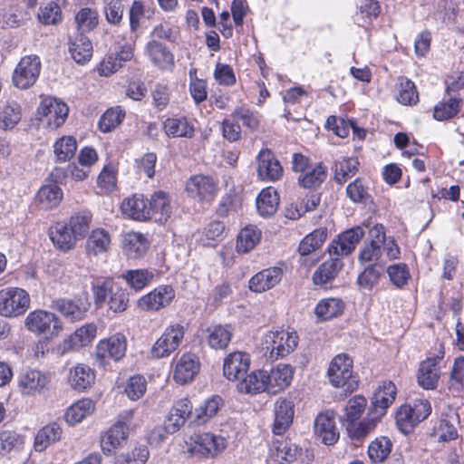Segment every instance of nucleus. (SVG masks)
Masks as SVG:
<instances>
[{"label": "nucleus", "instance_id": "nucleus-1", "mask_svg": "<svg viewBox=\"0 0 464 464\" xmlns=\"http://www.w3.org/2000/svg\"><path fill=\"white\" fill-rule=\"evenodd\" d=\"M298 336L295 332L285 330L266 333L261 342L266 354L269 353L271 360H278L291 353L297 346Z\"/></svg>", "mask_w": 464, "mask_h": 464}, {"label": "nucleus", "instance_id": "nucleus-2", "mask_svg": "<svg viewBox=\"0 0 464 464\" xmlns=\"http://www.w3.org/2000/svg\"><path fill=\"white\" fill-rule=\"evenodd\" d=\"M431 412V406L426 399H417L411 403L401 405L396 412V424L404 433H410L413 428L428 418Z\"/></svg>", "mask_w": 464, "mask_h": 464}, {"label": "nucleus", "instance_id": "nucleus-3", "mask_svg": "<svg viewBox=\"0 0 464 464\" xmlns=\"http://www.w3.org/2000/svg\"><path fill=\"white\" fill-rule=\"evenodd\" d=\"M329 382L334 387H342L345 392H353L357 381L353 375V360L346 353L337 354L328 368Z\"/></svg>", "mask_w": 464, "mask_h": 464}, {"label": "nucleus", "instance_id": "nucleus-4", "mask_svg": "<svg viewBox=\"0 0 464 464\" xmlns=\"http://www.w3.org/2000/svg\"><path fill=\"white\" fill-rule=\"evenodd\" d=\"M30 295L23 288L6 287L0 290V315L17 317L30 306Z\"/></svg>", "mask_w": 464, "mask_h": 464}, {"label": "nucleus", "instance_id": "nucleus-5", "mask_svg": "<svg viewBox=\"0 0 464 464\" xmlns=\"http://www.w3.org/2000/svg\"><path fill=\"white\" fill-rule=\"evenodd\" d=\"M25 328L35 334L57 336L63 329L60 319L52 312L38 309L30 312L24 320Z\"/></svg>", "mask_w": 464, "mask_h": 464}, {"label": "nucleus", "instance_id": "nucleus-6", "mask_svg": "<svg viewBox=\"0 0 464 464\" xmlns=\"http://www.w3.org/2000/svg\"><path fill=\"white\" fill-rule=\"evenodd\" d=\"M188 451L202 457H215L226 448V440L210 432H195L188 441Z\"/></svg>", "mask_w": 464, "mask_h": 464}, {"label": "nucleus", "instance_id": "nucleus-7", "mask_svg": "<svg viewBox=\"0 0 464 464\" xmlns=\"http://www.w3.org/2000/svg\"><path fill=\"white\" fill-rule=\"evenodd\" d=\"M185 327L180 324H172L166 327L161 336L151 348L155 358H165L174 353L184 339Z\"/></svg>", "mask_w": 464, "mask_h": 464}, {"label": "nucleus", "instance_id": "nucleus-8", "mask_svg": "<svg viewBox=\"0 0 464 464\" xmlns=\"http://www.w3.org/2000/svg\"><path fill=\"white\" fill-rule=\"evenodd\" d=\"M40 71L41 62L38 56L27 55L23 57L13 72L14 85L19 89L30 88L38 79Z\"/></svg>", "mask_w": 464, "mask_h": 464}, {"label": "nucleus", "instance_id": "nucleus-9", "mask_svg": "<svg viewBox=\"0 0 464 464\" xmlns=\"http://www.w3.org/2000/svg\"><path fill=\"white\" fill-rule=\"evenodd\" d=\"M37 111L41 121H44L51 128L56 129L65 122L69 108L62 101L53 97H46L42 100Z\"/></svg>", "mask_w": 464, "mask_h": 464}, {"label": "nucleus", "instance_id": "nucleus-10", "mask_svg": "<svg viewBox=\"0 0 464 464\" xmlns=\"http://www.w3.org/2000/svg\"><path fill=\"white\" fill-rule=\"evenodd\" d=\"M365 232L362 226H356L341 233L328 246L330 256L336 255L343 258L352 254Z\"/></svg>", "mask_w": 464, "mask_h": 464}, {"label": "nucleus", "instance_id": "nucleus-11", "mask_svg": "<svg viewBox=\"0 0 464 464\" xmlns=\"http://www.w3.org/2000/svg\"><path fill=\"white\" fill-rule=\"evenodd\" d=\"M175 297L170 285H160L138 300V307L142 311H159L168 306Z\"/></svg>", "mask_w": 464, "mask_h": 464}, {"label": "nucleus", "instance_id": "nucleus-12", "mask_svg": "<svg viewBox=\"0 0 464 464\" xmlns=\"http://www.w3.org/2000/svg\"><path fill=\"white\" fill-rule=\"evenodd\" d=\"M188 193L199 201H211L218 190V182L210 176L195 175L186 183Z\"/></svg>", "mask_w": 464, "mask_h": 464}, {"label": "nucleus", "instance_id": "nucleus-13", "mask_svg": "<svg viewBox=\"0 0 464 464\" xmlns=\"http://www.w3.org/2000/svg\"><path fill=\"white\" fill-rule=\"evenodd\" d=\"M257 175L266 182H275L283 176V168L274 153L268 150H262L257 157Z\"/></svg>", "mask_w": 464, "mask_h": 464}, {"label": "nucleus", "instance_id": "nucleus-14", "mask_svg": "<svg viewBox=\"0 0 464 464\" xmlns=\"http://www.w3.org/2000/svg\"><path fill=\"white\" fill-rule=\"evenodd\" d=\"M96 332L97 327L94 324L81 326L57 346V352L63 355L88 345L95 338Z\"/></svg>", "mask_w": 464, "mask_h": 464}, {"label": "nucleus", "instance_id": "nucleus-15", "mask_svg": "<svg viewBox=\"0 0 464 464\" xmlns=\"http://www.w3.org/2000/svg\"><path fill=\"white\" fill-rule=\"evenodd\" d=\"M396 394L395 384L391 381L383 382L373 393L369 411L382 419L385 415L386 410L395 401Z\"/></svg>", "mask_w": 464, "mask_h": 464}, {"label": "nucleus", "instance_id": "nucleus-16", "mask_svg": "<svg viewBox=\"0 0 464 464\" xmlns=\"http://www.w3.org/2000/svg\"><path fill=\"white\" fill-rule=\"evenodd\" d=\"M250 356L246 353L234 352L224 360V376L229 381L239 380L249 369Z\"/></svg>", "mask_w": 464, "mask_h": 464}, {"label": "nucleus", "instance_id": "nucleus-17", "mask_svg": "<svg viewBox=\"0 0 464 464\" xmlns=\"http://www.w3.org/2000/svg\"><path fill=\"white\" fill-rule=\"evenodd\" d=\"M343 267V258L336 255L330 256L322 263L313 275V282L316 285L327 286L336 278Z\"/></svg>", "mask_w": 464, "mask_h": 464}, {"label": "nucleus", "instance_id": "nucleus-18", "mask_svg": "<svg viewBox=\"0 0 464 464\" xmlns=\"http://www.w3.org/2000/svg\"><path fill=\"white\" fill-rule=\"evenodd\" d=\"M266 392L276 394L285 390L293 378V369L287 364H279L269 372L265 371Z\"/></svg>", "mask_w": 464, "mask_h": 464}, {"label": "nucleus", "instance_id": "nucleus-19", "mask_svg": "<svg viewBox=\"0 0 464 464\" xmlns=\"http://www.w3.org/2000/svg\"><path fill=\"white\" fill-rule=\"evenodd\" d=\"M50 382L47 374L38 370H29L22 373L18 380V388L24 395L40 393Z\"/></svg>", "mask_w": 464, "mask_h": 464}, {"label": "nucleus", "instance_id": "nucleus-20", "mask_svg": "<svg viewBox=\"0 0 464 464\" xmlns=\"http://www.w3.org/2000/svg\"><path fill=\"white\" fill-rule=\"evenodd\" d=\"M282 268L273 266L263 269L249 280V289L256 293H263L275 287L282 279Z\"/></svg>", "mask_w": 464, "mask_h": 464}, {"label": "nucleus", "instance_id": "nucleus-21", "mask_svg": "<svg viewBox=\"0 0 464 464\" xmlns=\"http://www.w3.org/2000/svg\"><path fill=\"white\" fill-rule=\"evenodd\" d=\"M439 358H428L420 362L418 373V384L424 390H435L440 377Z\"/></svg>", "mask_w": 464, "mask_h": 464}, {"label": "nucleus", "instance_id": "nucleus-22", "mask_svg": "<svg viewBox=\"0 0 464 464\" xmlns=\"http://www.w3.org/2000/svg\"><path fill=\"white\" fill-rule=\"evenodd\" d=\"M314 434L326 445L334 444L339 439L332 412L326 411L317 415L314 420Z\"/></svg>", "mask_w": 464, "mask_h": 464}, {"label": "nucleus", "instance_id": "nucleus-23", "mask_svg": "<svg viewBox=\"0 0 464 464\" xmlns=\"http://www.w3.org/2000/svg\"><path fill=\"white\" fill-rule=\"evenodd\" d=\"M199 361L196 354L184 353L177 362L173 378L180 384L191 382L199 371Z\"/></svg>", "mask_w": 464, "mask_h": 464}, {"label": "nucleus", "instance_id": "nucleus-24", "mask_svg": "<svg viewBox=\"0 0 464 464\" xmlns=\"http://www.w3.org/2000/svg\"><path fill=\"white\" fill-rule=\"evenodd\" d=\"M127 348L126 337L122 334H116L108 339L102 340L97 345V355L102 358H111L114 361L121 359Z\"/></svg>", "mask_w": 464, "mask_h": 464}, {"label": "nucleus", "instance_id": "nucleus-25", "mask_svg": "<svg viewBox=\"0 0 464 464\" xmlns=\"http://www.w3.org/2000/svg\"><path fill=\"white\" fill-rule=\"evenodd\" d=\"M275 421L273 432L276 435L283 434L290 426L294 418V403L285 398L276 400L274 407Z\"/></svg>", "mask_w": 464, "mask_h": 464}, {"label": "nucleus", "instance_id": "nucleus-26", "mask_svg": "<svg viewBox=\"0 0 464 464\" xmlns=\"http://www.w3.org/2000/svg\"><path fill=\"white\" fill-rule=\"evenodd\" d=\"M149 219L158 223L166 222L171 215V207L168 194L157 191L148 199Z\"/></svg>", "mask_w": 464, "mask_h": 464}, {"label": "nucleus", "instance_id": "nucleus-27", "mask_svg": "<svg viewBox=\"0 0 464 464\" xmlns=\"http://www.w3.org/2000/svg\"><path fill=\"white\" fill-rule=\"evenodd\" d=\"M122 252L129 259L141 258L149 249L146 237L138 232H128L122 237Z\"/></svg>", "mask_w": 464, "mask_h": 464}, {"label": "nucleus", "instance_id": "nucleus-28", "mask_svg": "<svg viewBox=\"0 0 464 464\" xmlns=\"http://www.w3.org/2000/svg\"><path fill=\"white\" fill-rule=\"evenodd\" d=\"M100 15L96 9L82 7L77 11L73 17V25L76 35L87 36L86 34L97 28Z\"/></svg>", "mask_w": 464, "mask_h": 464}, {"label": "nucleus", "instance_id": "nucleus-29", "mask_svg": "<svg viewBox=\"0 0 464 464\" xmlns=\"http://www.w3.org/2000/svg\"><path fill=\"white\" fill-rule=\"evenodd\" d=\"M121 209L125 216L132 219L139 221L149 219L148 198H145L142 194H135L125 198Z\"/></svg>", "mask_w": 464, "mask_h": 464}, {"label": "nucleus", "instance_id": "nucleus-30", "mask_svg": "<svg viewBox=\"0 0 464 464\" xmlns=\"http://www.w3.org/2000/svg\"><path fill=\"white\" fill-rule=\"evenodd\" d=\"M49 237L54 246L63 252L72 249L78 241L67 224L64 223H57L50 227Z\"/></svg>", "mask_w": 464, "mask_h": 464}, {"label": "nucleus", "instance_id": "nucleus-31", "mask_svg": "<svg viewBox=\"0 0 464 464\" xmlns=\"http://www.w3.org/2000/svg\"><path fill=\"white\" fill-rule=\"evenodd\" d=\"M146 53L154 65L160 69H170L174 65V56L161 43L150 41Z\"/></svg>", "mask_w": 464, "mask_h": 464}, {"label": "nucleus", "instance_id": "nucleus-32", "mask_svg": "<svg viewBox=\"0 0 464 464\" xmlns=\"http://www.w3.org/2000/svg\"><path fill=\"white\" fill-rule=\"evenodd\" d=\"M111 241V235L107 230L93 229L87 237L85 250L89 256L104 254L110 249Z\"/></svg>", "mask_w": 464, "mask_h": 464}, {"label": "nucleus", "instance_id": "nucleus-33", "mask_svg": "<svg viewBox=\"0 0 464 464\" xmlns=\"http://www.w3.org/2000/svg\"><path fill=\"white\" fill-rule=\"evenodd\" d=\"M52 308L60 312L71 322L83 319L87 312V307L81 301L68 299H57L53 301Z\"/></svg>", "mask_w": 464, "mask_h": 464}, {"label": "nucleus", "instance_id": "nucleus-34", "mask_svg": "<svg viewBox=\"0 0 464 464\" xmlns=\"http://www.w3.org/2000/svg\"><path fill=\"white\" fill-rule=\"evenodd\" d=\"M127 438L125 422L118 421L101 438L102 450L105 454H111L114 449Z\"/></svg>", "mask_w": 464, "mask_h": 464}, {"label": "nucleus", "instance_id": "nucleus-35", "mask_svg": "<svg viewBox=\"0 0 464 464\" xmlns=\"http://www.w3.org/2000/svg\"><path fill=\"white\" fill-rule=\"evenodd\" d=\"M63 190L56 183L44 185L38 190L36 200L43 209H51L57 207L63 199Z\"/></svg>", "mask_w": 464, "mask_h": 464}, {"label": "nucleus", "instance_id": "nucleus-36", "mask_svg": "<svg viewBox=\"0 0 464 464\" xmlns=\"http://www.w3.org/2000/svg\"><path fill=\"white\" fill-rule=\"evenodd\" d=\"M164 130L169 137L192 138L195 129L193 124L185 117L168 118L164 123Z\"/></svg>", "mask_w": 464, "mask_h": 464}, {"label": "nucleus", "instance_id": "nucleus-37", "mask_svg": "<svg viewBox=\"0 0 464 464\" xmlns=\"http://www.w3.org/2000/svg\"><path fill=\"white\" fill-rule=\"evenodd\" d=\"M381 418L368 411L366 418L359 423L355 421L348 423L346 430L349 437L355 441H362L368 436L376 427Z\"/></svg>", "mask_w": 464, "mask_h": 464}, {"label": "nucleus", "instance_id": "nucleus-38", "mask_svg": "<svg viewBox=\"0 0 464 464\" xmlns=\"http://www.w3.org/2000/svg\"><path fill=\"white\" fill-rule=\"evenodd\" d=\"M95 379L93 371L87 365L78 364L70 371L69 382L79 392L91 387Z\"/></svg>", "mask_w": 464, "mask_h": 464}, {"label": "nucleus", "instance_id": "nucleus-39", "mask_svg": "<svg viewBox=\"0 0 464 464\" xmlns=\"http://www.w3.org/2000/svg\"><path fill=\"white\" fill-rule=\"evenodd\" d=\"M95 411V403L91 399H82L71 405L65 414L66 422L71 425L81 422L87 416L92 415Z\"/></svg>", "mask_w": 464, "mask_h": 464}, {"label": "nucleus", "instance_id": "nucleus-40", "mask_svg": "<svg viewBox=\"0 0 464 464\" xmlns=\"http://www.w3.org/2000/svg\"><path fill=\"white\" fill-rule=\"evenodd\" d=\"M208 344L215 350L226 349L231 341L233 329L230 325H215L208 330Z\"/></svg>", "mask_w": 464, "mask_h": 464}, {"label": "nucleus", "instance_id": "nucleus-41", "mask_svg": "<svg viewBox=\"0 0 464 464\" xmlns=\"http://www.w3.org/2000/svg\"><path fill=\"white\" fill-rule=\"evenodd\" d=\"M155 272L150 269H130L125 271L121 277L135 291H140L153 281Z\"/></svg>", "mask_w": 464, "mask_h": 464}, {"label": "nucleus", "instance_id": "nucleus-42", "mask_svg": "<svg viewBox=\"0 0 464 464\" xmlns=\"http://www.w3.org/2000/svg\"><path fill=\"white\" fill-rule=\"evenodd\" d=\"M265 371L253 372L237 383L241 393H259L266 391Z\"/></svg>", "mask_w": 464, "mask_h": 464}, {"label": "nucleus", "instance_id": "nucleus-43", "mask_svg": "<svg viewBox=\"0 0 464 464\" xmlns=\"http://www.w3.org/2000/svg\"><path fill=\"white\" fill-rule=\"evenodd\" d=\"M62 434L60 426L53 422L41 429L34 439V449L36 451H43L52 443L59 440Z\"/></svg>", "mask_w": 464, "mask_h": 464}, {"label": "nucleus", "instance_id": "nucleus-44", "mask_svg": "<svg viewBox=\"0 0 464 464\" xmlns=\"http://www.w3.org/2000/svg\"><path fill=\"white\" fill-rule=\"evenodd\" d=\"M261 231L255 226H246L238 234L237 251L241 254L251 251L260 241Z\"/></svg>", "mask_w": 464, "mask_h": 464}, {"label": "nucleus", "instance_id": "nucleus-45", "mask_svg": "<svg viewBox=\"0 0 464 464\" xmlns=\"http://www.w3.org/2000/svg\"><path fill=\"white\" fill-rule=\"evenodd\" d=\"M92 220V215L88 210H81L72 214L67 226L77 237L81 240L87 235Z\"/></svg>", "mask_w": 464, "mask_h": 464}, {"label": "nucleus", "instance_id": "nucleus-46", "mask_svg": "<svg viewBox=\"0 0 464 464\" xmlns=\"http://www.w3.org/2000/svg\"><path fill=\"white\" fill-rule=\"evenodd\" d=\"M126 0H104L102 14L106 22L114 27H119L123 22Z\"/></svg>", "mask_w": 464, "mask_h": 464}, {"label": "nucleus", "instance_id": "nucleus-47", "mask_svg": "<svg viewBox=\"0 0 464 464\" xmlns=\"http://www.w3.org/2000/svg\"><path fill=\"white\" fill-rule=\"evenodd\" d=\"M279 198L272 188L263 189L256 198V208L262 217L272 216L277 209Z\"/></svg>", "mask_w": 464, "mask_h": 464}, {"label": "nucleus", "instance_id": "nucleus-48", "mask_svg": "<svg viewBox=\"0 0 464 464\" xmlns=\"http://www.w3.org/2000/svg\"><path fill=\"white\" fill-rule=\"evenodd\" d=\"M70 53L77 63H84L92 55V44L88 36L75 35L70 44Z\"/></svg>", "mask_w": 464, "mask_h": 464}, {"label": "nucleus", "instance_id": "nucleus-49", "mask_svg": "<svg viewBox=\"0 0 464 464\" xmlns=\"http://www.w3.org/2000/svg\"><path fill=\"white\" fill-rule=\"evenodd\" d=\"M344 309V304L338 298H328L319 302L315 307V314L323 319L329 320L340 315Z\"/></svg>", "mask_w": 464, "mask_h": 464}, {"label": "nucleus", "instance_id": "nucleus-50", "mask_svg": "<svg viewBox=\"0 0 464 464\" xmlns=\"http://www.w3.org/2000/svg\"><path fill=\"white\" fill-rule=\"evenodd\" d=\"M359 162L355 158H343L334 164V180L343 184L348 179L355 175Z\"/></svg>", "mask_w": 464, "mask_h": 464}, {"label": "nucleus", "instance_id": "nucleus-51", "mask_svg": "<svg viewBox=\"0 0 464 464\" xmlns=\"http://www.w3.org/2000/svg\"><path fill=\"white\" fill-rule=\"evenodd\" d=\"M382 273L383 269L382 266L371 264L359 274L357 284L362 289L372 290L378 285Z\"/></svg>", "mask_w": 464, "mask_h": 464}, {"label": "nucleus", "instance_id": "nucleus-52", "mask_svg": "<svg viewBox=\"0 0 464 464\" xmlns=\"http://www.w3.org/2000/svg\"><path fill=\"white\" fill-rule=\"evenodd\" d=\"M327 232L325 229H315L306 237L299 244L298 252L301 256H307L313 251L318 249L325 241Z\"/></svg>", "mask_w": 464, "mask_h": 464}, {"label": "nucleus", "instance_id": "nucleus-53", "mask_svg": "<svg viewBox=\"0 0 464 464\" xmlns=\"http://www.w3.org/2000/svg\"><path fill=\"white\" fill-rule=\"evenodd\" d=\"M77 150L76 140L72 136H63L53 145V152L58 161L70 160Z\"/></svg>", "mask_w": 464, "mask_h": 464}, {"label": "nucleus", "instance_id": "nucleus-54", "mask_svg": "<svg viewBox=\"0 0 464 464\" xmlns=\"http://www.w3.org/2000/svg\"><path fill=\"white\" fill-rule=\"evenodd\" d=\"M392 443L387 437L376 438L368 447V455L374 462H382L391 453Z\"/></svg>", "mask_w": 464, "mask_h": 464}, {"label": "nucleus", "instance_id": "nucleus-55", "mask_svg": "<svg viewBox=\"0 0 464 464\" xmlns=\"http://www.w3.org/2000/svg\"><path fill=\"white\" fill-rule=\"evenodd\" d=\"M37 17L44 25H56L63 20V12L57 3L51 1L39 8Z\"/></svg>", "mask_w": 464, "mask_h": 464}, {"label": "nucleus", "instance_id": "nucleus-56", "mask_svg": "<svg viewBox=\"0 0 464 464\" xmlns=\"http://www.w3.org/2000/svg\"><path fill=\"white\" fill-rule=\"evenodd\" d=\"M461 99L450 98L447 102H439L434 107L433 117L437 121H448L455 117L460 110Z\"/></svg>", "mask_w": 464, "mask_h": 464}, {"label": "nucleus", "instance_id": "nucleus-57", "mask_svg": "<svg viewBox=\"0 0 464 464\" xmlns=\"http://www.w3.org/2000/svg\"><path fill=\"white\" fill-rule=\"evenodd\" d=\"M223 406V400L218 395H213L196 410V420L198 423H204L215 416Z\"/></svg>", "mask_w": 464, "mask_h": 464}, {"label": "nucleus", "instance_id": "nucleus-58", "mask_svg": "<svg viewBox=\"0 0 464 464\" xmlns=\"http://www.w3.org/2000/svg\"><path fill=\"white\" fill-rule=\"evenodd\" d=\"M109 310L121 314L127 310L129 306V293L119 285H116L107 300Z\"/></svg>", "mask_w": 464, "mask_h": 464}, {"label": "nucleus", "instance_id": "nucleus-59", "mask_svg": "<svg viewBox=\"0 0 464 464\" xmlns=\"http://www.w3.org/2000/svg\"><path fill=\"white\" fill-rule=\"evenodd\" d=\"M325 179L326 168L322 163H319L311 170L300 175L298 182L305 188H312L320 186Z\"/></svg>", "mask_w": 464, "mask_h": 464}, {"label": "nucleus", "instance_id": "nucleus-60", "mask_svg": "<svg viewBox=\"0 0 464 464\" xmlns=\"http://www.w3.org/2000/svg\"><path fill=\"white\" fill-rule=\"evenodd\" d=\"M125 112L121 107L108 109L99 121V128L102 132H109L116 128L124 119Z\"/></svg>", "mask_w": 464, "mask_h": 464}, {"label": "nucleus", "instance_id": "nucleus-61", "mask_svg": "<svg viewBox=\"0 0 464 464\" xmlns=\"http://www.w3.org/2000/svg\"><path fill=\"white\" fill-rule=\"evenodd\" d=\"M21 119L20 107L16 102L7 103L0 112V128L13 129Z\"/></svg>", "mask_w": 464, "mask_h": 464}, {"label": "nucleus", "instance_id": "nucleus-62", "mask_svg": "<svg viewBox=\"0 0 464 464\" xmlns=\"http://www.w3.org/2000/svg\"><path fill=\"white\" fill-rule=\"evenodd\" d=\"M117 284L111 278L98 279L92 284V290L96 304L107 302V297L114 289Z\"/></svg>", "mask_w": 464, "mask_h": 464}, {"label": "nucleus", "instance_id": "nucleus-63", "mask_svg": "<svg viewBox=\"0 0 464 464\" xmlns=\"http://www.w3.org/2000/svg\"><path fill=\"white\" fill-rule=\"evenodd\" d=\"M397 100L404 105H412L419 101L418 92L413 82L405 79L400 82Z\"/></svg>", "mask_w": 464, "mask_h": 464}, {"label": "nucleus", "instance_id": "nucleus-64", "mask_svg": "<svg viewBox=\"0 0 464 464\" xmlns=\"http://www.w3.org/2000/svg\"><path fill=\"white\" fill-rule=\"evenodd\" d=\"M367 401L362 396L351 398L345 407L344 420L348 423L356 421L365 410Z\"/></svg>", "mask_w": 464, "mask_h": 464}]
</instances>
